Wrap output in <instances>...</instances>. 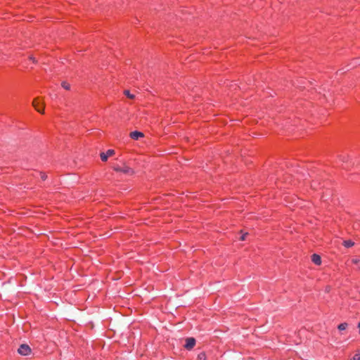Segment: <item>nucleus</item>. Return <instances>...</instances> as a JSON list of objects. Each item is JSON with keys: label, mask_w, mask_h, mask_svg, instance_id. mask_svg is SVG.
I'll return each instance as SVG.
<instances>
[{"label": "nucleus", "mask_w": 360, "mask_h": 360, "mask_svg": "<svg viewBox=\"0 0 360 360\" xmlns=\"http://www.w3.org/2000/svg\"><path fill=\"white\" fill-rule=\"evenodd\" d=\"M113 169L116 172H122L127 175H133L134 174L133 169L127 166L124 162L122 164V166H120L118 165L113 166Z\"/></svg>", "instance_id": "1"}, {"label": "nucleus", "mask_w": 360, "mask_h": 360, "mask_svg": "<svg viewBox=\"0 0 360 360\" xmlns=\"http://www.w3.org/2000/svg\"><path fill=\"white\" fill-rule=\"evenodd\" d=\"M354 245V243L350 240H344L343 245L346 248H351Z\"/></svg>", "instance_id": "8"}, {"label": "nucleus", "mask_w": 360, "mask_h": 360, "mask_svg": "<svg viewBox=\"0 0 360 360\" xmlns=\"http://www.w3.org/2000/svg\"><path fill=\"white\" fill-rule=\"evenodd\" d=\"M124 94L130 99H134L135 98V95L131 94L129 90H124Z\"/></svg>", "instance_id": "9"}, {"label": "nucleus", "mask_w": 360, "mask_h": 360, "mask_svg": "<svg viewBox=\"0 0 360 360\" xmlns=\"http://www.w3.org/2000/svg\"><path fill=\"white\" fill-rule=\"evenodd\" d=\"M248 234V233H243V234L241 236V237H240V240H245V237H246V236H247Z\"/></svg>", "instance_id": "16"}, {"label": "nucleus", "mask_w": 360, "mask_h": 360, "mask_svg": "<svg viewBox=\"0 0 360 360\" xmlns=\"http://www.w3.org/2000/svg\"><path fill=\"white\" fill-rule=\"evenodd\" d=\"M61 86L66 90H70V84H68V82H63L61 83Z\"/></svg>", "instance_id": "11"}, {"label": "nucleus", "mask_w": 360, "mask_h": 360, "mask_svg": "<svg viewBox=\"0 0 360 360\" xmlns=\"http://www.w3.org/2000/svg\"><path fill=\"white\" fill-rule=\"evenodd\" d=\"M115 154V150L112 149H109L107 150L106 153H101V158L103 161H107L108 158L110 156H112Z\"/></svg>", "instance_id": "5"}, {"label": "nucleus", "mask_w": 360, "mask_h": 360, "mask_svg": "<svg viewBox=\"0 0 360 360\" xmlns=\"http://www.w3.org/2000/svg\"><path fill=\"white\" fill-rule=\"evenodd\" d=\"M358 328H359V333H360V323H359V325H358Z\"/></svg>", "instance_id": "18"}, {"label": "nucleus", "mask_w": 360, "mask_h": 360, "mask_svg": "<svg viewBox=\"0 0 360 360\" xmlns=\"http://www.w3.org/2000/svg\"><path fill=\"white\" fill-rule=\"evenodd\" d=\"M18 352L21 355L27 356L31 353V349L29 345L22 344L19 347Z\"/></svg>", "instance_id": "3"}, {"label": "nucleus", "mask_w": 360, "mask_h": 360, "mask_svg": "<svg viewBox=\"0 0 360 360\" xmlns=\"http://www.w3.org/2000/svg\"><path fill=\"white\" fill-rule=\"evenodd\" d=\"M195 345V340L193 338H188L186 339V344L184 345V347L188 349L191 350L193 348V347Z\"/></svg>", "instance_id": "4"}, {"label": "nucleus", "mask_w": 360, "mask_h": 360, "mask_svg": "<svg viewBox=\"0 0 360 360\" xmlns=\"http://www.w3.org/2000/svg\"><path fill=\"white\" fill-rule=\"evenodd\" d=\"M352 360H360V354L357 353L356 354L353 358L352 359Z\"/></svg>", "instance_id": "14"}, {"label": "nucleus", "mask_w": 360, "mask_h": 360, "mask_svg": "<svg viewBox=\"0 0 360 360\" xmlns=\"http://www.w3.org/2000/svg\"><path fill=\"white\" fill-rule=\"evenodd\" d=\"M32 105L37 112L41 114L44 113V103H41L39 97L34 99L32 102Z\"/></svg>", "instance_id": "2"}, {"label": "nucleus", "mask_w": 360, "mask_h": 360, "mask_svg": "<svg viewBox=\"0 0 360 360\" xmlns=\"http://www.w3.org/2000/svg\"><path fill=\"white\" fill-rule=\"evenodd\" d=\"M311 260L316 265H320L321 264V257L317 254L312 255Z\"/></svg>", "instance_id": "7"}, {"label": "nucleus", "mask_w": 360, "mask_h": 360, "mask_svg": "<svg viewBox=\"0 0 360 360\" xmlns=\"http://www.w3.org/2000/svg\"><path fill=\"white\" fill-rule=\"evenodd\" d=\"M351 261L354 264H360V259L358 258H352Z\"/></svg>", "instance_id": "12"}, {"label": "nucleus", "mask_w": 360, "mask_h": 360, "mask_svg": "<svg viewBox=\"0 0 360 360\" xmlns=\"http://www.w3.org/2000/svg\"><path fill=\"white\" fill-rule=\"evenodd\" d=\"M198 359H200V360H205V353H200L198 354Z\"/></svg>", "instance_id": "13"}, {"label": "nucleus", "mask_w": 360, "mask_h": 360, "mask_svg": "<svg viewBox=\"0 0 360 360\" xmlns=\"http://www.w3.org/2000/svg\"><path fill=\"white\" fill-rule=\"evenodd\" d=\"M30 59L32 60L34 63H37V60H35L34 58H33L32 56H30Z\"/></svg>", "instance_id": "17"}, {"label": "nucleus", "mask_w": 360, "mask_h": 360, "mask_svg": "<svg viewBox=\"0 0 360 360\" xmlns=\"http://www.w3.org/2000/svg\"><path fill=\"white\" fill-rule=\"evenodd\" d=\"M40 175H41V179L42 180H44H44H46V178H47V175H46V174H44V173H42V172H41V173L40 174Z\"/></svg>", "instance_id": "15"}, {"label": "nucleus", "mask_w": 360, "mask_h": 360, "mask_svg": "<svg viewBox=\"0 0 360 360\" xmlns=\"http://www.w3.org/2000/svg\"><path fill=\"white\" fill-rule=\"evenodd\" d=\"M129 136L134 140H138L143 137L144 134L141 131H134L130 133Z\"/></svg>", "instance_id": "6"}, {"label": "nucleus", "mask_w": 360, "mask_h": 360, "mask_svg": "<svg viewBox=\"0 0 360 360\" xmlns=\"http://www.w3.org/2000/svg\"><path fill=\"white\" fill-rule=\"evenodd\" d=\"M347 323H340L338 328L340 330H345L347 328Z\"/></svg>", "instance_id": "10"}]
</instances>
